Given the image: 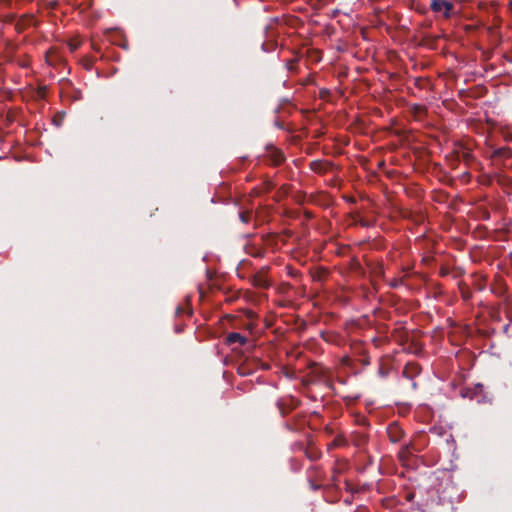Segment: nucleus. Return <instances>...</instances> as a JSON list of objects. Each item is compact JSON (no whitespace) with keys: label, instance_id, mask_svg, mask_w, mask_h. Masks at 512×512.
<instances>
[{"label":"nucleus","instance_id":"obj_6","mask_svg":"<svg viewBox=\"0 0 512 512\" xmlns=\"http://www.w3.org/2000/svg\"><path fill=\"white\" fill-rule=\"evenodd\" d=\"M78 47H79V43H78V42H76V41H71V42L69 43V48H70V51H71V52H74L75 50H77V49H78Z\"/></svg>","mask_w":512,"mask_h":512},{"label":"nucleus","instance_id":"obj_5","mask_svg":"<svg viewBox=\"0 0 512 512\" xmlns=\"http://www.w3.org/2000/svg\"><path fill=\"white\" fill-rule=\"evenodd\" d=\"M253 283L256 287L267 288L270 285L269 280L263 274H257L254 276Z\"/></svg>","mask_w":512,"mask_h":512},{"label":"nucleus","instance_id":"obj_8","mask_svg":"<svg viewBox=\"0 0 512 512\" xmlns=\"http://www.w3.org/2000/svg\"><path fill=\"white\" fill-rule=\"evenodd\" d=\"M393 429H397L396 427L395 428H391L390 431H389V434H390V438L393 442H397L399 440V437H393V434H392V430Z\"/></svg>","mask_w":512,"mask_h":512},{"label":"nucleus","instance_id":"obj_13","mask_svg":"<svg viewBox=\"0 0 512 512\" xmlns=\"http://www.w3.org/2000/svg\"><path fill=\"white\" fill-rule=\"evenodd\" d=\"M482 387H483V386H482L481 384H477V385L475 386V389H476V390H481V389H482Z\"/></svg>","mask_w":512,"mask_h":512},{"label":"nucleus","instance_id":"obj_12","mask_svg":"<svg viewBox=\"0 0 512 512\" xmlns=\"http://www.w3.org/2000/svg\"><path fill=\"white\" fill-rule=\"evenodd\" d=\"M283 159H284V158H283V155H282V154H279V155H278V157H277V159H276V163H277V164H279L280 162H282V161H283Z\"/></svg>","mask_w":512,"mask_h":512},{"label":"nucleus","instance_id":"obj_10","mask_svg":"<svg viewBox=\"0 0 512 512\" xmlns=\"http://www.w3.org/2000/svg\"><path fill=\"white\" fill-rule=\"evenodd\" d=\"M182 313H184V308H182V307L178 306V307L176 308V314H177V315H181Z\"/></svg>","mask_w":512,"mask_h":512},{"label":"nucleus","instance_id":"obj_9","mask_svg":"<svg viewBox=\"0 0 512 512\" xmlns=\"http://www.w3.org/2000/svg\"><path fill=\"white\" fill-rule=\"evenodd\" d=\"M18 65L21 66L22 68H26L28 66V62L26 61H20L18 60L17 61Z\"/></svg>","mask_w":512,"mask_h":512},{"label":"nucleus","instance_id":"obj_1","mask_svg":"<svg viewBox=\"0 0 512 512\" xmlns=\"http://www.w3.org/2000/svg\"><path fill=\"white\" fill-rule=\"evenodd\" d=\"M430 7L435 13L441 14L445 18H449L454 9L453 3L447 0H432Z\"/></svg>","mask_w":512,"mask_h":512},{"label":"nucleus","instance_id":"obj_14","mask_svg":"<svg viewBox=\"0 0 512 512\" xmlns=\"http://www.w3.org/2000/svg\"><path fill=\"white\" fill-rule=\"evenodd\" d=\"M225 318H226V320H228L229 314L226 313Z\"/></svg>","mask_w":512,"mask_h":512},{"label":"nucleus","instance_id":"obj_7","mask_svg":"<svg viewBox=\"0 0 512 512\" xmlns=\"http://www.w3.org/2000/svg\"><path fill=\"white\" fill-rule=\"evenodd\" d=\"M37 93L40 97H44L46 94V87H40Z\"/></svg>","mask_w":512,"mask_h":512},{"label":"nucleus","instance_id":"obj_2","mask_svg":"<svg viewBox=\"0 0 512 512\" xmlns=\"http://www.w3.org/2000/svg\"><path fill=\"white\" fill-rule=\"evenodd\" d=\"M32 24H33V16L32 15H22L15 23V30L18 33H22Z\"/></svg>","mask_w":512,"mask_h":512},{"label":"nucleus","instance_id":"obj_11","mask_svg":"<svg viewBox=\"0 0 512 512\" xmlns=\"http://www.w3.org/2000/svg\"><path fill=\"white\" fill-rule=\"evenodd\" d=\"M58 6V1H52L50 2V7L55 9Z\"/></svg>","mask_w":512,"mask_h":512},{"label":"nucleus","instance_id":"obj_3","mask_svg":"<svg viewBox=\"0 0 512 512\" xmlns=\"http://www.w3.org/2000/svg\"><path fill=\"white\" fill-rule=\"evenodd\" d=\"M247 342V338L241 335L238 332H232L228 336H226V345L239 343L240 345H244Z\"/></svg>","mask_w":512,"mask_h":512},{"label":"nucleus","instance_id":"obj_4","mask_svg":"<svg viewBox=\"0 0 512 512\" xmlns=\"http://www.w3.org/2000/svg\"><path fill=\"white\" fill-rule=\"evenodd\" d=\"M232 208L233 210L237 213L239 219L241 220V222L243 223H249L251 217H252V214L250 211L248 210H244V209H240L239 211H236L237 210V204L236 202H232Z\"/></svg>","mask_w":512,"mask_h":512}]
</instances>
